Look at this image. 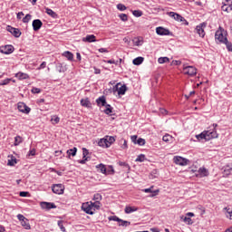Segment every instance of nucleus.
<instances>
[{
	"instance_id": "f257e3e1",
	"label": "nucleus",
	"mask_w": 232,
	"mask_h": 232,
	"mask_svg": "<svg viewBox=\"0 0 232 232\" xmlns=\"http://www.w3.org/2000/svg\"><path fill=\"white\" fill-rule=\"evenodd\" d=\"M82 209L87 215H93L95 213L93 211V207H92V201H88V202L82 203Z\"/></svg>"
},
{
	"instance_id": "f03ea898",
	"label": "nucleus",
	"mask_w": 232,
	"mask_h": 232,
	"mask_svg": "<svg viewBox=\"0 0 232 232\" xmlns=\"http://www.w3.org/2000/svg\"><path fill=\"white\" fill-rule=\"evenodd\" d=\"M183 73H185V75H188V77H195V75H197V68L194 66H184Z\"/></svg>"
},
{
	"instance_id": "7ed1b4c3",
	"label": "nucleus",
	"mask_w": 232,
	"mask_h": 232,
	"mask_svg": "<svg viewBox=\"0 0 232 232\" xmlns=\"http://www.w3.org/2000/svg\"><path fill=\"white\" fill-rule=\"evenodd\" d=\"M17 218L21 222V226H23L24 229H32V227L30 226V222L28 221V218H24L23 214H18Z\"/></svg>"
},
{
	"instance_id": "20e7f679",
	"label": "nucleus",
	"mask_w": 232,
	"mask_h": 232,
	"mask_svg": "<svg viewBox=\"0 0 232 232\" xmlns=\"http://www.w3.org/2000/svg\"><path fill=\"white\" fill-rule=\"evenodd\" d=\"M109 220H112L113 222H119V226H122L123 227H128V226L131 224L130 221L122 220L117 216L109 217Z\"/></svg>"
},
{
	"instance_id": "39448f33",
	"label": "nucleus",
	"mask_w": 232,
	"mask_h": 232,
	"mask_svg": "<svg viewBox=\"0 0 232 232\" xmlns=\"http://www.w3.org/2000/svg\"><path fill=\"white\" fill-rule=\"evenodd\" d=\"M173 160L178 166H188V164H189V160L180 156H175Z\"/></svg>"
},
{
	"instance_id": "423d86ee",
	"label": "nucleus",
	"mask_w": 232,
	"mask_h": 232,
	"mask_svg": "<svg viewBox=\"0 0 232 232\" xmlns=\"http://www.w3.org/2000/svg\"><path fill=\"white\" fill-rule=\"evenodd\" d=\"M215 39L216 41H218L219 43H225L227 41V38L224 35V33L222 31V27H219V30H218L215 34Z\"/></svg>"
},
{
	"instance_id": "0eeeda50",
	"label": "nucleus",
	"mask_w": 232,
	"mask_h": 232,
	"mask_svg": "<svg viewBox=\"0 0 232 232\" xmlns=\"http://www.w3.org/2000/svg\"><path fill=\"white\" fill-rule=\"evenodd\" d=\"M206 26H208V24L206 23H201L196 26V33L199 35V37H205L206 31H204V29Z\"/></svg>"
},
{
	"instance_id": "6e6552de",
	"label": "nucleus",
	"mask_w": 232,
	"mask_h": 232,
	"mask_svg": "<svg viewBox=\"0 0 232 232\" xmlns=\"http://www.w3.org/2000/svg\"><path fill=\"white\" fill-rule=\"evenodd\" d=\"M221 10L223 12H227V14H229V12H232V1L231 0H225L222 3Z\"/></svg>"
},
{
	"instance_id": "1a4fd4ad",
	"label": "nucleus",
	"mask_w": 232,
	"mask_h": 232,
	"mask_svg": "<svg viewBox=\"0 0 232 232\" xmlns=\"http://www.w3.org/2000/svg\"><path fill=\"white\" fill-rule=\"evenodd\" d=\"M52 190L56 195H63V193H64V185L55 184V185L53 186Z\"/></svg>"
},
{
	"instance_id": "9d476101",
	"label": "nucleus",
	"mask_w": 232,
	"mask_h": 232,
	"mask_svg": "<svg viewBox=\"0 0 232 232\" xmlns=\"http://www.w3.org/2000/svg\"><path fill=\"white\" fill-rule=\"evenodd\" d=\"M40 207L42 209H46L47 211H49V209H55V208H57V206H55L53 203L46 201L40 202Z\"/></svg>"
},
{
	"instance_id": "9b49d317",
	"label": "nucleus",
	"mask_w": 232,
	"mask_h": 232,
	"mask_svg": "<svg viewBox=\"0 0 232 232\" xmlns=\"http://www.w3.org/2000/svg\"><path fill=\"white\" fill-rule=\"evenodd\" d=\"M0 53H5V55H9V53H14V46L5 45L0 47Z\"/></svg>"
},
{
	"instance_id": "f8f14e48",
	"label": "nucleus",
	"mask_w": 232,
	"mask_h": 232,
	"mask_svg": "<svg viewBox=\"0 0 232 232\" xmlns=\"http://www.w3.org/2000/svg\"><path fill=\"white\" fill-rule=\"evenodd\" d=\"M17 109L19 111H21L22 113H25V114L30 113V110H31L30 107H28L24 104V102H18Z\"/></svg>"
},
{
	"instance_id": "ddd939ff",
	"label": "nucleus",
	"mask_w": 232,
	"mask_h": 232,
	"mask_svg": "<svg viewBox=\"0 0 232 232\" xmlns=\"http://www.w3.org/2000/svg\"><path fill=\"white\" fill-rule=\"evenodd\" d=\"M6 30L10 34H12V35H14V37H21V31L18 28H14L10 25H7Z\"/></svg>"
},
{
	"instance_id": "4468645a",
	"label": "nucleus",
	"mask_w": 232,
	"mask_h": 232,
	"mask_svg": "<svg viewBox=\"0 0 232 232\" xmlns=\"http://www.w3.org/2000/svg\"><path fill=\"white\" fill-rule=\"evenodd\" d=\"M205 133L207 135V140H211V139L218 138V133L217 132V130H205Z\"/></svg>"
},
{
	"instance_id": "2eb2a0df",
	"label": "nucleus",
	"mask_w": 232,
	"mask_h": 232,
	"mask_svg": "<svg viewBox=\"0 0 232 232\" xmlns=\"http://www.w3.org/2000/svg\"><path fill=\"white\" fill-rule=\"evenodd\" d=\"M167 14L169 17L174 18L175 21H179V23H184V21H186V19L184 17H182V15H180L175 12H169V13H167Z\"/></svg>"
},
{
	"instance_id": "dca6fc26",
	"label": "nucleus",
	"mask_w": 232,
	"mask_h": 232,
	"mask_svg": "<svg viewBox=\"0 0 232 232\" xmlns=\"http://www.w3.org/2000/svg\"><path fill=\"white\" fill-rule=\"evenodd\" d=\"M143 193H151L149 197H150V198H153V197H157V195H159L160 191L159 189L153 190V186H151L149 188H144L142 189Z\"/></svg>"
},
{
	"instance_id": "f3484780",
	"label": "nucleus",
	"mask_w": 232,
	"mask_h": 232,
	"mask_svg": "<svg viewBox=\"0 0 232 232\" xmlns=\"http://www.w3.org/2000/svg\"><path fill=\"white\" fill-rule=\"evenodd\" d=\"M43 26V22L40 19H35L33 21V30L34 32H39Z\"/></svg>"
},
{
	"instance_id": "a211bd4d",
	"label": "nucleus",
	"mask_w": 232,
	"mask_h": 232,
	"mask_svg": "<svg viewBox=\"0 0 232 232\" xmlns=\"http://www.w3.org/2000/svg\"><path fill=\"white\" fill-rule=\"evenodd\" d=\"M82 43H96L97 37L94 34H88L82 39Z\"/></svg>"
},
{
	"instance_id": "6ab92c4d",
	"label": "nucleus",
	"mask_w": 232,
	"mask_h": 232,
	"mask_svg": "<svg viewBox=\"0 0 232 232\" xmlns=\"http://www.w3.org/2000/svg\"><path fill=\"white\" fill-rule=\"evenodd\" d=\"M156 34H158V35H169L171 33L169 30L160 26L156 28Z\"/></svg>"
},
{
	"instance_id": "aec40b11",
	"label": "nucleus",
	"mask_w": 232,
	"mask_h": 232,
	"mask_svg": "<svg viewBox=\"0 0 232 232\" xmlns=\"http://www.w3.org/2000/svg\"><path fill=\"white\" fill-rule=\"evenodd\" d=\"M209 175V171L206 168H199L198 173L196 174L197 177L202 179V177H208Z\"/></svg>"
},
{
	"instance_id": "412c9836",
	"label": "nucleus",
	"mask_w": 232,
	"mask_h": 232,
	"mask_svg": "<svg viewBox=\"0 0 232 232\" xmlns=\"http://www.w3.org/2000/svg\"><path fill=\"white\" fill-rule=\"evenodd\" d=\"M119 86H121V83L116 84V89L118 91V95H124L126 93V90H127L126 85H121L120 88H119Z\"/></svg>"
},
{
	"instance_id": "4be33fe9",
	"label": "nucleus",
	"mask_w": 232,
	"mask_h": 232,
	"mask_svg": "<svg viewBox=\"0 0 232 232\" xmlns=\"http://www.w3.org/2000/svg\"><path fill=\"white\" fill-rule=\"evenodd\" d=\"M15 77L17 79H19L20 81H24L26 79H30V75H28L27 73L22 72H17L15 74Z\"/></svg>"
},
{
	"instance_id": "5701e85b",
	"label": "nucleus",
	"mask_w": 232,
	"mask_h": 232,
	"mask_svg": "<svg viewBox=\"0 0 232 232\" xmlns=\"http://www.w3.org/2000/svg\"><path fill=\"white\" fill-rule=\"evenodd\" d=\"M45 13L47 15H50V17H53V19H57L58 17L57 13L48 7H45Z\"/></svg>"
},
{
	"instance_id": "b1692460",
	"label": "nucleus",
	"mask_w": 232,
	"mask_h": 232,
	"mask_svg": "<svg viewBox=\"0 0 232 232\" xmlns=\"http://www.w3.org/2000/svg\"><path fill=\"white\" fill-rule=\"evenodd\" d=\"M124 211L127 215H130V213H135V211H139V208L127 206L125 207Z\"/></svg>"
},
{
	"instance_id": "393cba45",
	"label": "nucleus",
	"mask_w": 232,
	"mask_h": 232,
	"mask_svg": "<svg viewBox=\"0 0 232 232\" xmlns=\"http://www.w3.org/2000/svg\"><path fill=\"white\" fill-rule=\"evenodd\" d=\"M81 105L83 106L84 108H92V102H90V100H88V98L82 99Z\"/></svg>"
},
{
	"instance_id": "a878e982",
	"label": "nucleus",
	"mask_w": 232,
	"mask_h": 232,
	"mask_svg": "<svg viewBox=\"0 0 232 232\" xmlns=\"http://www.w3.org/2000/svg\"><path fill=\"white\" fill-rule=\"evenodd\" d=\"M142 63H144V57H137L135 58L133 61H132V63L135 65V66H140V64H142Z\"/></svg>"
},
{
	"instance_id": "bb28decb",
	"label": "nucleus",
	"mask_w": 232,
	"mask_h": 232,
	"mask_svg": "<svg viewBox=\"0 0 232 232\" xmlns=\"http://www.w3.org/2000/svg\"><path fill=\"white\" fill-rule=\"evenodd\" d=\"M98 145L101 146L102 148H109L108 140L106 138L101 139L98 141Z\"/></svg>"
},
{
	"instance_id": "cd10ccee",
	"label": "nucleus",
	"mask_w": 232,
	"mask_h": 232,
	"mask_svg": "<svg viewBox=\"0 0 232 232\" xmlns=\"http://www.w3.org/2000/svg\"><path fill=\"white\" fill-rule=\"evenodd\" d=\"M97 105H102V106H107L106 104V98L104 96H102L96 100Z\"/></svg>"
},
{
	"instance_id": "c85d7f7f",
	"label": "nucleus",
	"mask_w": 232,
	"mask_h": 232,
	"mask_svg": "<svg viewBox=\"0 0 232 232\" xmlns=\"http://www.w3.org/2000/svg\"><path fill=\"white\" fill-rule=\"evenodd\" d=\"M57 70L59 73H64V72L68 70V67L66 66V64L59 63L57 66Z\"/></svg>"
},
{
	"instance_id": "c756f323",
	"label": "nucleus",
	"mask_w": 232,
	"mask_h": 232,
	"mask_svg": "<svg viewBox=\"0 0 232 232\" xmlns=\"http://www.w3.org/2000/svg\"><path fill=\"white\" fill-rule=\"evenodd\" d=\"M67 155H68L69 159H70V157H75V155H77V148L74 147L73 149L68 150Z\"/></svg>"
},
{
	"instance_id": "7c9ffc66",
	"label": "nucleus",
	"mask_w": 232,
	"mask_h": 232,
	"mask_svg": "<svg viewBox=\"0 0 232 232\" xmlns=\"http://www.w3.org/2000/svg\"><path fill=\"white\" fill-rule=\"evenodd\" d=\"M63 57H66V59H68V61H73V53H72V52L70 51H66L63 53Z\"/></svg>"
},
{
	"instance_id": "2f4dec72",
	"label": "nucleus",
	"mask_w": 232,
	"mask_h": 232,
	"mask_svg": "<svg viewBox=\"0 0 232 232\" xmlns=\"http://www.w3.org/2000/svg\"><path fill=\"white\" fill-rule=\"evenodd\" d=\"M96 168L97 169L100 170L101 173H102L103 175H106V166H104V164L101 163L97 165Z\"/></svg>"
},
{
	"instance_id": "473e14b6",
	"label": "nucleus",
	"mask_w": 232,
	"mask_h": 232,
	"mask_svg": "<svg viewBox=\"0 0 232 232\" xmlns=\"http://www.w3.org/2000/svg\"><path fill=\"white\" fill-rule=\"evenodd\" d=\"M105 140H107V146H109V148L115 142V138L111 136H106Z\"/></svg>"
},
{
	"instance_id": "72a5a7b5",
	"label": "nucleus",
	"mask_w": 232,
	"mask_h": 232,
	"mask_svg": "<svg viewBox=\"0 0 232 232\" xmlns=\"http://www.w3.org/2000/svg\"><path fill=\"white\" fill-rule=\"evenodd\" d=\"M162 140L164 142H173V136L169 135V134H165L162 138Z\"/></svg>"
},
{
	"instance_id": "f704fd0d",
	"label": "nucleus",
	"mask_w": 232,
	"mask_h": 232,
	"mask_svg": "<svg viewBox=\"0 0 232 232\" xmlns=\"http://www.w3.org/2000/svg\"><path fill=\"white\" fill-rule=\"evenodd\" d=\"M196 138L198 139V140H203V139H205V140H208V136L206 134V131H203L200 134L196 135Z\"/></svg>"
},
{
	"instance_id": "c9c22d12",
	"label": "nucleus",
	"mask_w": 232,
	"mask_h": 232,
	"mask_svg": "<svg viewBox=\"0 0 232 232\" xmlns=\"http://www.w3.org/2000/svg\"><path fill=\"white\" fill-rule=\"evenodd\" d=\"M224 210L227 211L226 212L227 218H229L230 220H232V208H225Z\"/></svg>"
},
{
	"instance_id": "e433bc0d",
	"label": "nucleus",
	"mask_w": 232,
	"mask_h": 232,
	"mask_svg": "<svg viewBox=\"0 0 232 232\" xmlns=\"http://www.w3.org/2000/svg\"><path fill=\"white\" fill-rule=\"evenodd\" d=\"M106 109L104 110V113H106V115H110L111 113H113V108H111V105L107 104L105 105Z\"/></svg>"
},
{
	"instance_id": "4c0bfd02",
	"label": "nucleus",
	"mask_w": 232,
	"mask_h": 232,
	"mask_svg": "<svg viewBox=\"0 0 232 232\" xmlns=\"http://www.w3.org/2000/svg\"><path fill=\"white\" fill-rule=\"evenodd\" d=\"M92 207L94 212L95 209H101V201L92 202Z\"/></svg>"
},
{
	"instance_id": "58836bf2",
	"label": "nucleus",
	"mask_w": 232,
	"mask_h": 232,
	"mask_svg": "<svg viewBox=\"0 0 232 232\" xmlns=\"http://www.w3.org/2000/svg\"><path fill=\"white\" fill-rule=\"evenodd\" d=\"M59 121H61V118L57 115L52 116L51 118L52 124H59Z\"/></svg>"
},
{
	"instance_id": "ea45409f",
	"label": "nucleus",
	"mask_w": 232,
	"mask_h": 232,
	"mask_svg": "<svg viewBox=\"0 0 232 232\" xmlns=\"http://www.w3.org/2000/svg\"><path fill=\"white\" fill-rule=\"evenodd\" d=\"M223 44H226L227 50L228 52H232V44H231V42L227 41V40H225Z\"/></svg>"
},
{
	"instance_id": "a19ab883",
	"label": "nucleus",
	"mask_w": 232,
	"mask_h": 232,
	"mask_svg": "<svg viewBox=\"0 0 232 232\" xmlns=\"http://www.w3.org/2000/svg\"><path fill=\"white\" fill-rule=\"evenodd\" d=\"M23 142V137L21 136H16L14 138V146H19Z\"/></svg>"
},
{
	"instance_id": "79ce46f5",
	"label": "nucleus",
	"mask_w": 232,
	"mask_h": 232,
	"mask_svg": "<svg viewBox=\"0 0 232 232\" xmlns=\"http://www.w3.org/2000/svg\"><path fill=\"white\" fill-rule=\"evenodd\" d=\"M158 63H160V64H164V63H169V58H168V57H160L158 59Z\"/></svg>"
},
{
	"instance_id": "37998d69",
	"label": "nucleus",
	"mask_w": 232,
	"mask_h": 232,
	"mask_svg": "<svg viewBox=\"0 0 232 232\" xmlns=\"http://www.w3.org/2000/svg\"><path fill=\"white\" fill-rule=\"evenodd\" d=\"M146 160V156L144 154H140L137 157L136 162H144Z\"/></svg>"
},
{
	"instance_id": "c03bdc74",
	"label": "nucleus",
	"mask_w": 232,
	"mask_h": 232,
	"mask_svg": "<svg viewBox=\"0 0 232 232\" xmlns=\"http://www.w3.org/2000/svg\"><path fill=\"white\" fill-rule=\"evenodd\" d=\"M23 23H30L32 21V14H27L24 18H23Z\"/></svg>"
},
{
	"instance_id": "a18cd8bd",
	"label": "nucleus",
	"mask_w": 232,
	"mask_h": 232,
	"mask_svg": "<svg viewBox=\"0 0 232 232\" xmlns=\"http://www.w3.org/2000/svg\"><path fill=\"white\" fill-rule=\"evenodd\" d=\"M93 200H95V202H101V200H102V196L99 193L94 194Z\"/></svg>"
},
{
	"instance_id": "49530a36",
	"label": "nucleus",
	"mask_w": 232,
	"mask_h": 232,
	"mask_svg": "<svg viewBox=\"0 0 232 232\" xmlns=\"http://www.w3.org/2000/svg\"><path fill=\"white\" fill-rule=\"evenodd\" d=\"M132 14L134 15V17H142V11H140V10H134L132 12Z\"/></svg>"
},
{
	"instance_id": "de8ad7c7",
	"label": "nucleus",
	"mask_w": 232,
	"mask_h": 232,
	"mask_svg": "<svg viewBox=\"0 0 232 232\" xmlns=\"http://www.w3.org/2000/svg\"><path fill=\"white\" fill-rule=\"evenodd\" d=\"M136 144H138L139 146H144V144H146V140L139 138L136 141Z\"/></svg>"
},
{
	"instance_id": "09e8293b",
	"label": "nucleus",
	"mask_w": 232,
	"mask_h": 232,
	"mask_svg": "<svg viewBox=\"0 0 232 232\" xmlns=\"http://www.w3.org/2000/svg\"><path fill=\"white\" fill-rule=\"evenodd\" d=\"M119 17L124 23H126V21H128V14H119Z\"/></svg>"
},
{
	"instance_id": "8fccbe9b",
	"label": "nucleus",
	"mask_w": 232,
	"mask_h": 232,
	"mask_svg": "<svg viewBox=\"0 0 232 232\" xmlns=\"http://www.w3.org/2000/svg\"><path fill=\"white\" fill-rule=\"evenodd\" d=\"M8 166H15V164H17V160L15 159H11V160H8Z\"/></svg>"
},
{
	"instance_id": "3c124183",
	"label": "nucleus",
	"mask_w": 232,
	"mask_h": 232,
	"mask_svg": "<svg viewBox=\"0 0 232 232\" xmlns=\"http://www.w3.org/2000/svg\"><path fill=\"white\" fill-rule=\"evenodd\" d=\"M10 81H12L10 78L2 81V82H0V86H6V84H10Z\"/></svg>"
},
{
	"instance_id": "603ef678",
	"label": "nucleus",
	"mask_w": 232,
	"mask_h": 232,
	"mask_svg": "<svg viewBox=\"0 0 232 232\" xmlns=\"http://www.w3.org/2000/svg\"><path fill=\"white\" fill-rule=\"evenodd\" d=\"M117 8L118 10H120L121 12H124V10H126V5H122V4H118L117 5Z\"/></svg>"
},
{
	"instance_id": "864d4df0",
	"label": "nucleus",
	"mask_w": 232,
	"mask_h": 232,
	"mask_svg": "<svg viewBox=\"0 0 232 232\" xmlns=\"http://www.w3.org/2000/svg\"><path fill=\"white\" fill-rule=\"evenodd\" d=\"M58 227H60L61 231L65 232L66 228L64 227V226L63 225V221L59 220L58 221Z\"/></svg>"
},
{
	"instance_id": "5fc2aeb1",
	"label": "nucleus",
	"mask_w": 232,
	"mask_h": 232,
	"mask_svg": "<svg viewBox=\"0 0 232 232\" xmlns=\"http://www.w3.org/2000/svg\"><path fill=\"white\" fill-rule=\"evenodd\" d=\"M183 222H185L186 224H188V225L193 224V223L191 222L190 218H188V217H185V218H183Z\"/></svg>"
},
{
	"instance_id": "6e6d98bb",
	"label": "nucleus",
	"mask_w": 232,
	"mask_h": 232,
	"mask_svg": "<svg viewBox=\"0 0 232 232\" xmlns=\"http://www.w3.org/2000/svg\"><path fill=\"white\" fill-rule=\"evenodd\" d=\"M32 93H39L41 92V89L37 88V87H34L31 90Z\"/></svg>"
},
{
	"instance_id": "4d7b16f0",
	"label": "nucleus",
	"mask_w": 232,
	"mask_h": 232,
	"mask_svg": "<svg viewBox=\"0 0 232 232\" xmlns=\"http://www.w3.org/2000/svg\"><path fill=\"white\" fill-rule=\"evenodd\" d=\"M46 68V62H43L40 66L37 68V70H43Z\"/></svg>"
},
{
	"instance_id": "13d9d810",
	"label": "nucleus",
	"mask_w": 232,
	"mask_h": 232,
	"mask_svg": "<svg viewBox=\"0 0 232 232\" xmlns=\"http://www.w3.org/2000/svg\"><path fill=\"white\" fill-rule=\"evenodd\" d=\"M171 64H173L174 66H179L181 64V62L180 61H177V60H173Z\"/></svg>"
},
{
	"instance_id": "bf43d9fd",
	"label": "nucleus",
	"mask_w": 232,
	"mask_h": 232,
	"mask_svg": "<svg viewBox=\"0 0 232 232\" xmlns=\"http://www.w3.org/2000/svg\"><path fill=\"white\" fill-rule=\"evenodd\" d=\"M88 150L86 149H82V156H83V159H86V157L88 156Z\"/></svg>"
},
{
	"instance_id": "052dcab7",
	"label": "nucleus",
	"mask_w": 232,
	"mask_h": 232,
	"mask_svg": "<svg viewBox=\"0 0 232 232\" xmlns=\"http://www.w3.org/2000/svg\"><path fill=\"white\" fill-rule=\"evenodd\" d=\"M120 166H124L125 168H127L128 169H130V165H128V163H126V162L121 161V162H120Z\"/></svg>"
},
{
	"instance_id": "680f3d73",
	"label": "nucleus",
	"mask_w": 232,
	"mask_h": 232,
	"mask_svg": "<svg viewBox=\"0 0 232 232\" xmlns=\"http://www.w3.org/2000/svg\"><path fill=\"white\" fill-rule=\"evenodd\" d=\"M131 141L134 143V144H137V135H134V136H131Z\"/></svg>"
},
{
	"instance_id": "e2e57ef3",
	"label": "nucleus",
	"mask_w": 232,
	"mask_h": 232,
	"mask_svg": "<svg viewBox=\"0 0 232 232\" xmlns=\"http://www.w3.org/2000/svg\"><path fill=\"white\" fill-rule=\"evenodd\" d=\"M23 15H24V13L19 12V13L16 14V17H17V19L20 20V19H22Z\"/></svg>"
},
{
	"instance_id": "0e129e2a",
	"label": "nucleus",
	"mask_w": 232,
	"mask_h": 232,
	"mask_svg": "<svg viewBox=\"0 0 232 232\" xmlns=\"http://www.w3.org/2000/svg\"><path fill=\"white\" fill-rule=\"evenodd\" d=\"M99 52H100L101 53H108V50H107L106 48H100V49H99Z\"/></svg>"
},
{
	"instance_id": "69168bd1",
	"label": "nucleus",
	"mask_w": 232,
	"mask_h": 232,
	"mask_svg": "<svg viewBox=\"0 0 232 232\" xmlns=\"http://www.w3.org/2000/svg\"><path fill=\"white\" fill-rule=\"evenodd\" d=\"M20 197H28V192H26V191H21V192H20Z\"/></svg>"
},
{
	"instance_id": "338daca9",
	"label": "nucleus",
	"mask_w": 232,
	"mask_h": 232,
	"mask_svg": "<svg viewBox=\"0 0 232 232\" xmlns=\"http://www.w3.org/2000/svg\"><path fill=\"white\" fill-rule=\"evenodd\" d=\"M83 160L80 161V164H86V160H88V157L82 158Z\"/></svg>"
},
{
	"instance_id": "774afa93",
	"label": "nucleus",
	"mask_w": 232,
	"mask_h": 232,
	"mask_svg": "<svg viewBox=\"0 0 232 232\" xmlns=\"http://www.w3.org/2000/svg\"><path fill=\"white\" fill-rule=\"evenodd\" d=\"M150 231L151 232H160V230H159V228H157V227L150 228Z\"/></svg>"
}]
</instances>
